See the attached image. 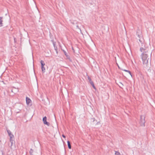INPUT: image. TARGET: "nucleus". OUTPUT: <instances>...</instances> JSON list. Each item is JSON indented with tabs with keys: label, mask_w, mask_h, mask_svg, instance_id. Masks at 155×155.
<instances>
[{
	"label": "nucleus",
	"mask_w": 155,
	"mask_h": 155,
	"mask_svg": "<svg viewBox=\"0 0 155 155\" xmlns=\"http://www.w3.org/2000/svg\"><path fill=\"white\" fill-rule=\"evenodd\" d=\"M140 50L141 52H143L141 54V58L143 64L146 65L147 66V64L149 60V57L151 56L152 52L150 51H149L148 48H145L143 47H141Z\"/></svg>",
	"instance_id": "1"
},
{
	"label": "nucleus",
	"mask_w": 155,
	"mask_h": 155,
	"mask_svg": "<svg viewBox=\"0 0 155 155\" xmlns=\"http://www.w3.org/2000/svg\"><path fill=\"white\" fill-rule=\"evenodd\" d=\"M145 117L141 115L140 116V123L141 126H145Z\"/></svg>",
	"instance_id": "2"
},
{
	"label": "nucleus",
	"mask_w": 155,
	"mask_h": 155,
	"mask_svg": "<svg viewBox=\"0 0 155 155\" xmlns=\"http://www.w3.org/2000/svg\"><path fill=\"white\" fill-rule=\"evenodd\" d=\"M137 40H139V41L141 44H143L144 42V40L141 35H137Z\"/></svg>",
	"instance_id": "3"
},
{
	"label": "nucleus",
	"mask_w": 155,
	"mask_h": 155,
	"mask_svg": "<svg viewBox=\"0 0 155 155\" xmlns=\"http://www.w3.org/2000/svg\"><path fill=\"white\" fill-rule=\"evenodd\" d=\"M43 121L45 124L47 125L48 126H49L50 125V123L47 121V117L46 116H45L43 118Z\"/></svg>",
	"instance_id": "4"
},
{
	"label": "nucleus",
	"mask_w": 155,
	"mask_h": 155,
	"mask_svg": "<svg viewBox=\"0 0 155 155\" xmlns=\"http://www.w3.org/2000/svg\"><path fill=\"white\" fill-rule=\"evenodd\" d=\"M7 132L10 138H11L12 137H14V135L12 134L10 130H7Z\"/></svg>",
	"instance_id": "5"
},
{
	"label": "nucleus",
	"mask_w": 155,
	"mask_h": 155,
	"mask_svg": "<svg viewBox=\"0 0 155 155\" xmlns=\"http://www.w3.org/2000/svg\"><path fill=\"white\" fill-rule=\"evenodd\" d=\"M26 103L28 104H29V103L31 102V100L28 97H26Z\"/></svg>",
	"instance_id": "6"
},
{
	"label": "nucleus",
	"mask_w": 155,
	"mask_h": 155,
	"mask_svg": "<svg viewBox=\"0 0 155 155\" xmlns=\"http://www.w3.org/2000/svg\"><path fill=\"white\" fill-rule=\"evenodd\" d=\"M2 17H0V27L2 26Z\"/></svg>",
	"instance_id": "7"
},
{
	"label": "nucleus",
	"mask_w": 155,
	"mask_h": 155,
	"mask_svg": "<svg viewBox=\"0 0 155 155\" xmlns=\"http://www.w3.org/2000/svg\"><path fill=\"white\" fill-rule=\"evenodd\" d=\"M63 51L64 53V54L66 56V57H67L68 58L70 59V57L68 56V54L64 50H63Z\"/></svg>",
	"instance_id": "8"
},
{
	"label": "nucleus",
	"mask_w": 155,
	"mask_h": 155,
	"mask_svg": "<svg viewBox=\"0 0 155 155\" xmlns=\"http://www.w3.org/2000/svg\"><path fill=\"white\" fill-rule=\"evenodd\" d=\"M67 143H68V148L69 149H71V143H70V142L69 141H68Z\"/></svg>",
	"instance_id": "9"
},
{
	"label": "nucleus",
	"mask_w": 155,
	"mask_h": 155,
	"mask_svg": "<svg viewBox=\"0 0 155 155\" xmlns=\"http://www.w3.org/2000/svg\"><path fill=\"white\" fill-rule=\"evenodd\" d=\"M88 79L89 80V83L91 84L94 83L92 81L91 78H90L89 76L88 77Z\"/></svg>",
	"instance_id": "10"
},
{
	"label": "nucleus",
	"mask_w": 155,
	"mask_h": 155,
	"mask_svg": "<svg viewBox=\"0 0 155 155\" xmlns=\"http://www.w3.org/2000/svg\"><path fill=\"white\" fill-rule=\"evenodd\" d=\"M41 70L43 73H44L45 72V69L44 66L41 67Z\"/></svg>",
	"instance_id": "11"
},
{
	"label": "nucleus",
	"mask_w": 155,
	"mask_h": 155,
	"mask_svg": "<svg viewBox=\"0 0 155 155\" xmlns=\"http://www.w3.org/2000/svg\"><path fill=\"white\" fill-rule=\"evenodd\" d=\"M40 63L41 64V67L44 66L45 65L44 62L42 60H41L40 61Z\"/></svg>",
	"instance_id": "12"
},
{
	"label": "nucleus",
	"mask_w": 155,
	"mask_h": 155,
	"mask_svg": "<svg viewBox=\"0 0 155 155\" xmlns=\"http://www.w3.org/2000/svg\"><path fill=\"white\" fill-rule=\"evenodd\" d=\"M123 70V71H124L126 72H128L130 74V75L131 76V77H132V75L130 71H128V70H125V69Z\"/></svg>",
	"instance_id": "13"
},
{
	"label": "nucleus",
	"mask_w": 155,
	"mask_h": 155,
	"mask_svg": "<svg viewBox=\"0 0 155 155\" xmlns=\"http://www.w3.org/2000/svg\"><path fill=\"white\" fill-rule=\"evenodd\" d=\"M14 138V137H12L11 138H10V141L11 142V143H12L11 146H12V144L13 143V138Z\"/></svg>",
	"instance_id": "14"
},
{
	"label": "nucleus",
	"mask_w": 155,
	"mask_h": 155,
	"mask_svg": "<svg viewBox=\"0 0 155 155\" xmlns=\"http://www.w3.org/2000/svg\"><path fill=\"white\" fill-rule=\"evenodd\" d=\"M115 155H121L120 152L118 151H115Z\"/></svg>",
	"instance_id": "15"
},
{
	"label": "nucleus",
	"mask_w": 155,
	"mask_h": 155,
	"mask_svg": "<svg viewBox=\"0 0 155 155\" xmlns=\"http://www.w3.org/2000/svg\"><path fill=\"white\" fill-rule=\"evenodd\" d=\"M33 150L32 149H31L29 151V153H30V154H32V153H33Z\"/></svg>",
	"instance_id": "16"
},
{
	"label": "nucleus",
	"mask_w": 155,
	"mask_h": 155,
	"mask_svg": "<svg viewBox=\"0 0 155 155\" xmlns=\"http://www.w3.org/2000/svg\"><path fill=\"white\" fill-rule=\"evenodd\" d=\"M91 85L93 87V88L95 89H96V87H95L94 85V83H93L92 84H91Z\"/></svg>",
	"instance_id": "17"
},
{
	"label": "nucleus",
	"mask_w": 155,
	"mask_h": 155,
	"mask_svg": "<svg viewBox=\"0 0 155 155\" xmlns=\"http://www.w3.org/2000/svg\"><path fill=\"white\" fill-rule=\"evenodd\" d=\"M53 46H54V48H55V47H56V46L55 45L56 44V42H53Z\"/></svg>",
	"instance_id": "18"
},
{
	"label": "nucleus",
	"mask_w": 155,
	"mask_h": 155,
	"mask_svg": "<svg viewBox=\"0 0 155 155\" xmlns=\"http://www.w3.org/2000/svg\"><path fill=\"white\" fill-rule=\"evenodd\" d=\"M54 50H58V48L56 46V47H55V48H54Z\"/></svg>",
	"instance_id": "19"
},
{
	"label": "nucleus",
	"mask_w": 155,
	"mask_h": 155,
	"mask_svg": "<svg viewBox=\"0 0 155 155\" xmlns=\"http://www.w3.org/2000/svg\"><path fill=\"white\" fill-rule=\"evenodd\" d=\"M62 136L64 138H65V137H66L65 136L64 134H62Z\"/></svg>",
	"instance_id": "20"
},
{
	"label": "nucleus",
	"mask_w": 155,
	"mask_h": 155,
	"mask_svg": "<svg viewBox=\"0 0 155 155\" xmlns=\"http://www.w3.org/2000/svg\"><path fill=\"white\" fill-rule=\"evenodd\" d=\"M92 119L93 120V122L95 120V118H92Z\"/></svg>",
	"instance_id": "21"
},
{
	"label": "nucleus",
	"mask_w": 155,
	"mask_h": 155,
	"mask_svg": "<svg viewBox=\"0 0 155 155\" xmlns=\"http://www.w3.org/2000/svg\"><path fill=\"white\" fill-rule=\"evenodd\" d=\"M120 84H121V86H123V84L121 83L120 82Z\"/></svg>",
	"instance_id": "22"
},
{
	"label": "nucleus",
	"mask_w": 155,
	"mask_h": 155,
	"mask_svg": "<svg viewBox=\"0 0 155 155\" xmlns=\"http://www.w3.org/2000/svg\"><path fill=\"white\" fill-rule=\"evenodd\" d=\"M100 123V122H99H99H97V123L96 124H99Z\"/></svg>",
	"instance_id": "23"
},
{
	"label": "nucleus",
	"mask_w": 155,
	"mask_h": 155,
	"mask_svg": "<svg viewBox=\"0 0 155 155\" xmlns=\"http://www.w3.org/2000/svg\"><path fill=\"white\" fill-rule=\"evenodd\" d=\"M76 27H77V28H78L79 29V26H78V25H77L76 26Z\"/></svg>",
	"instance_id": "24"
},
{
	"label": "nucleus",
	"mask_w": 155,
	"mask_h": 155,
	"mask_svg": "<svg viewBox=\"0 0 155 155\" xmlns=\"http://www.w3.org/2000/svg\"><path fill=\"white\" fill-rule=\"evenodd\" d=\"M55 51H56L57 54L58 53V50H55Z\"/></svg>",
	"instance_id": "25"
},
{
	"label": "nucleus",
	"mask_w": 155,
	"mask_h": 155,
	"mask_svg": "<svg viewBox=\"0 0 155 155\" xmlns=\"http://www.w3.org/2000/svg\"><path fill=\"white\" fill-rule=\"evenodd\" d=\"M119 87H121H121H121V86H120V85H119Z\"/></svg>",
	"instance_id": "26"
},
{
	"label": "nucleus",
	"mask_w": 155,
	"mask_h": 155,
	"mask_svg": "<svg viewBox=\"0 0 155 155\" xmlns=\"http://www.w3.org/2000/svg\"><path fill=\"white\" fill-rule=\"evenodd\" d=\"M2 155H3V152L2 153Z\"/></svg>",
	"instance_id": "27"
},
{
	"label": "nucleus",
	"mask_w": 155,
	"mask_h": 155,
	"mask_svg": "<svg viewBox=\"0 0 155 155\" xmlns=\"http://www.w3.org/2000/svg\"><path fill=\"white\" fill-rule=\"evenodd\" d=\"M30 155H33L32 153V154H30Z\"/></svg>",
	"instance_id": "28"
}]
</instances>
